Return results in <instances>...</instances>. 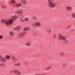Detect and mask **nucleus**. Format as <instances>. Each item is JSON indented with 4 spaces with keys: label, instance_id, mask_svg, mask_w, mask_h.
<instances>
[{
    "label": "nucleus",
    "instance_id": "f257e3e1",
    "mask_svg": "<svg viewBox=\"0 0 75 75\" xmlns=\"http://www.w3.org/2000/svg\"><path fill=\"white\" fill-rule=\"evenodd\" d=\"M41 25V23L40 22H35L33 24L32 26H35V27H38L40 26Z\"/></svg>",
    "mask_w": 75,
    "mask_h": 75
},
{
    "label": "nucleus",
    "instance_id": "f03ea898",
    "mask_svg": "<svg viewBox=\"0 0 75 75\" xmlns=\"http://www.w3.org/2000/svg\"><path fill=\"white\" fill-rule=\"evenodd\" d=\"M59 40H66V38H65V37H64L62 35H59Z\"/></svg>",
    "mask_w": 75,
    "mask_h": 75
},
{
    "label": "nucleus",
    "instance_id": "7ed1b4c3",
    "mask_svg": "<svg viewBox=\"0 0 75 75\" xmlns=\"http://www.w3.org/2000/svg\"><path fill=\"white\" fill-rule=\"evenodd\" d=\"M12 20V19L10 20L9 21V22H8L7 21H6V22H5V23L6 24H7V25H9L10 24H13V21Z\"/></svg>",
    "mask_w": 75,
    "mask_h": 75
},
{
    "label": "nucleus",
    "instance_id": "20e7f679",
    "mask_svg": "<svg viewBox=\"0 0 75 75\" xmlns=\"http://www.w3.org/2000/svg\"><path fill=\"white\" fill-rule=\"evenodd\" d=\"M49 4H50V6L52 8H53V7H55V4H53L52 1L50 2Z\"/></svg>",
    "mask_w": 75,
    "mask_h": 75
},
{
    "label": "nucleus",
    "instance_id": "39448f33",
    "mask_svg": "<svg viewBox=\"0 0 75 75\" xmlns=\"http://www.w3.org/2000/svg\"><path fill=\"white\" fill-rule=\"evenodd\" d=\"M21 20L22 21H25V22H27L28 21V18H25L24 20L22 19V18H21Z\"/></svg>",
    "mask_w": 75,
    "mask_h": 75
},
{
    "label": "nucleus",
    "instance_id": "423d86ee",
    "mask_svg": "<svg viewBox=\"0 0 75 75\" xmlns=\"http://www.w3.org/2000/svg\"><path fill=\"white\" fill-rule=\"evenodd\" d=\"M30 28L28 27L25 28L24 29V31H28L29 30H30Z\"/></svg>",
    "mask_w": 75,
    "mask_h": 75
},
{
    "label": "nucleus",
    "instance_id": "0eeeda50",
    "mask_svg": "<svg viewBox=\"0 0 75 75\" xmlns=\"http://www.w3.org/2000/svg\"><path fill=\"white\" fill-rule=\"evenodd\" d=\"M1 61H3L4 62H6V59H4V57H1Z\"/></svg>",
    "mask_w": 75,
    "mask_h": 75
},
{
    "label": "nucleus",
    "instance_id": "6e6552de",
    "mask_svg": "<svg viewBox=\"0 0 75 75\" xmlns=\"http://www.w3.org/2000/svg\"><path fill=\"white\" fill-rule=\"evenodd\" d=\"M17 18L16 16H13V18H12V20H13V21H14L15 20H16V19H17Z\"/></svg>",
    "mask_w": 75,
    "mask_h": 75
},
{
    "label": "nucleus",
    "instance_id": "1a4fd4ad",
    "mask_svg": "<svg viewBox=\"0 0 75 75\" xmlns=\"http://www.w3.org/2000/svg\"><path fill=\"white\" fill-rule=\"evenodd\" d=\"M60 55H61V56H63V55H64L65 54H66V53H64L62 52H61L60 53Z\"/></svg>",
    "mask_w": 75,
    "mask_h": 75
},
{
    "label": "nucleus",
    "instance_id": "9d476101",
    "mask_svg": "<svg viewBox=\"0 0 75 75\" xmlns=\"http://www.w3.org/2000/svg\"><path fill=\"white\" fill-rule=\"evenodd\" d=\"M9 34L10 35H11V36H13L14 35V33H13V32H9Z\"/></svg>",
    "mask_w": 75,
    "mask_h": 75
},
{
    "label": "nucleus",
    "instance_id": "9b49d317",
    "mask_svg": "<svg viewBox=\"0 0 75 75\" xmlns=\"http://www.w3.org/2000/svg\"><path fill=\"white\" fill-rule=\"evenodd\" d=\"M21 4H18V5L16 6V7H20V6H21Z\"/></svg>",
    "mask_w": 75,
    "mask_h": 75
},
{
    "label": "nucleus",
    "instance_id": "f8f14e48",
    "mask_svg": "<svg viewBox=\"0 0 75 75\" xmlns=\"http://www.w3.org/2000/svg\"><path fill=\"white\" fill-rule=\"evenodd\" d=\"M13 59V60L14 61V62H16V61H17V59L16 58H14V59H13V58H12Z\"/></svg>",
    "mask_w": 75,
    "mask_h": 75
},
{
    "label": "nucleus",
    "instance_id": "ddd939ff",
    "mask_svg": "<svg viewBox=\"0 0 75 75\" xmlns=\"http://www.w3.org/2000/svg\"><path fill=\"white\" fill-rule=\"evenodd\" d=\"M26 45H27V46H28V45H29V46H30V45H31L28 43H26Z\"/></svg>",
    "mask_w": 75,
    "mask_h": 75
},
{
    "label": "nucleus",
    "instance_id": "4468645a",
    "mask_svg": "<svg viewBox=\"0 0 75 75\" xmlns=\"http://www.w3.org/2000/svg\"><path fill=\"white\" fill-rule=\"evenodd\" d=\"M18 27H19V26L16 27L15 28H14V30H17V29H18Z\"/></svg>",
    "mask_w": 75,
    "mask_h": 75
},
{
    "label": "nucleus",
    "instance_id": "2eb2a0df",
    "mask_svg": "<svg viewBox=\"0 0 75 75\" xmlns=\"http://www.w3.org/2000/svg\"><path fill=\"white\" fill-rule=\"evenodd\" d=\"M10 56H8L7 55V56L6 57V59H9V58H10Z\"/></svg>",
    "mask_w": 75,
    "mask_h": 75
},
{
    "label": "nucleus",
    "instance_id": "dca6fc26",
    "mask_svg": "<svg viewBox=\"0 0 75 75\" xmlns=\"http://www.w3.org/2000/svg\"><path fill=\"white\" fill-rule=\"evenodd\" d=\"M2 8H6V6H5L4 5H2Z\"/></svg>",
    "mask_w": 75,
    "mask_h": 75
},
{
    "label": "nucleus",
    "instance_id": "f3484780",
    "mask_svg": "<svg viewBox=\"0 0 75 75\" xmlns=\"http://www.w3.org/2000/svg\"><path fill=\"white\" fill-rule=\"evenodd\" d=\"M15 72H16V73L17 74H18V72H19L18 70L17 71V70H15Z\"/></svg>",
    "mask_w": 75,
    "mask_h": 75
},
{
    "label": "nucleus",
    "instance_id": "a211bd4d",
    "mask_svg": "<svg viewBox=\"0 0 75 75\" xmlns=\"http://www.w3.org/2000/svg\"><path fill=\"white\" fill-rule=\"evenodd\" d=\"M17 66H20V65H21V64H20V63H17Z\"/></svg>",
    "mask_w": 75,
    "mask_h": 75
},
{
    "label": "nucleus",
    "instance_id": "6ab92c4d",
    "mask_svg": "<svg viewBox=\"0 0 75 75\" xmlns=\"http://www.w3.org/2000/svg\"><path fill=\"white\" fill-rule=\"evenodd\" d=\"M19 37H22V34H19Z\"/></svg>",
    "mask_w": 75,
    "mask_h": 75
},
{
    "label": "nucleus",
    "instance_id": "aec40b11",
    "mask_svg": "<svg viewBox=\"0 0 75 75\" xmlns=\"http://www.w3.org/2000/svg\"><path fill=\"white\" fill-rule=\"evenodd\" d=\"M5 21L4 20H2V21H1V23H4Z\"/></svg>",
    "mask_w": 75,
    "mask_h": 75
},
{
    "label": "nucleus",
    "instance_id": "412c9836",
    "mask_svg": "<svg viewBox=\"0 0 75 75\" xmlns=\"http://www.w3.org/2000/svg\"><path fill=\"white\" fill-rule=\"evenodd\" d=\"M35 18H36V16H35L34 17H33V19H35Z\"/></svg>",
    "mask_w": 75,
    "mask_h": 75
},
{
    "label": "nucleus",
    "instance_id": "4be33fe9",
    "mask_svg": "<svg viewBox=\"0 0 75 75\" xmlns=\"http://www.w3.org/2000/svg\"><path fill=\"white\" fill-rule=\"evenodd\" d=\"M18 74H19V75H20V74H21V72L19 71V72H18Z\"/></svg>",
    "mask_w": 75,
    "mask_h": 75
},
{
    "label": "nucleus",
    "instance_id": "5701e85b",
    "mask_svg": "<svg viewBox=\"0 0 75 75\" xmlns=\"http://www.w3.org/2000/svg\"><path fill=\"white\" fill-rule=\"evenodd\" d=\"M12 3H16V1H12Z\"/></svg>",
    "mask_w": 75,
    "mask_h": 75
},
{
    "label": "nucleus",
    "instance_id": "b1692460",
    "mask_svg": "<svg viewBox=\"0 0 75 75\" xmlns=\"http://www.w3.org/2000/svg\"><path fill=\"white\" fill-rule=\"evenodd\" d=\"M3 38V36L2 35H0V38Z\"/></svg>",
    "mask_w": 75,
    "mask_h": 75
},
{
    "label": "nucleus",
    "instance_id": "393cba45",
    "mask_svg": "<svg viewBox=\"0 0 75 75\" xmlns=\"http://www.w3.org/2000/svg\"><path fill=\"white\" fill-rule=\"evenodd\" d=\"M71 25H69V26H68V28H69L70 27V28H71Z\"/></svg>",
    "mask_w": 75,
    "mask_h": 75
},
{
    "label": "nucleus",
    "instance_id": "a878e982",
    "mask_svg": "<svg viewBox=\"0 0 75 75\" xmlns=\"http://www.w3.org/2000/svg\"><path fill=\"white\" fill-rule=\"evenodd\" d=\"M18 30H20V26H19V27H18Z\"/></svg>",
    "mask_w": 75,
    "mask_h": 75
},
{
    "label": "nucleus",
    "instance_id": "bb28decb",
    "mask_svg": "<svg viewBox=\"0 0 75 75\" xmlns=\"http://www.w3.org/2000/svg\"><path fill=\"white\" fill-rule=\"evenodd\" d=\"M72 16L73 17H75V14H73V15Z\"/></svg>",
    "mask_w": 75,
    "mask_h": 75
},
{
    "label": "nucleus",
    "instance_id": "cd10ccee",
    "mask_svg": "<svg viewBox=\"0 0 75 75\" xmlns=\"http://www.w3.org/2000/svg\"><path fill=\"white\" fill-rule=\"evenodd\" d=\"M1 66H3V65H4V64H1Z\"/></svg>",
    "mask_w": 75,
    "mask_h": 75
},
{
    "label": "nucleus",
    "instance_id": "c85d7f7f",
    "mask_svg": "<svg viewBox=\"0 0 75 75\" xmlns=\"http://www.w3.org/2000/svg\"><path fill=\"white\" fill-rule=\"evenodd\" d=\"M24 34H22V37H24Z\"/></svg>",
    "mask_w": 75,
    "mask_h": 75
},
{
    "label": "nucleus",
    "instance_id": "c756f323",
    "mask_svg": "<svg viewBox=\"0 0 75 75\" xmlns=\"http://www.w3.org/2000/svg\"><path fill=\"white\" fill-rule=\"evenodd\" d=\"M48 32H49V33H51V30H49V31H48Z\"/></svg>",
    "mask_w": 75,
    "mask_h": 75
},
{
    "label": "nucleus",
    "instance_id": "7c9ffc66",
    "mask_svg": "<svg viewBox=\"0 0 75 75\" xmlns=\"http://www.w3.org/2000/svg\"><path fill=\"white\" fill-rule=\"evenodd\" d=\"M49 69H50V68H47V70H48Z\"/></svg>",
    "mask_w": 75,
    "mask_h": 75
},
{
    "label": "nucleus",
    "instance_id": "2f4dec72",
    "mask_svg": "<svg viewBox=\"0 0 75 75\" xmlns=\"http://www.w3.org/2000/svg\"><path fill=\"white\" fill-rule=\"evenodd\" d=\"M69 10H71V8L70 7H69Z\"/></svg>",
    "mask_w": 75,
    "mask_h": 75
},
{
    "label": "nucleus",
    "instance_id": "473e14b6",
    "mask_svg": "<svg viewBox=\"0 0 75 75\" xmlns=\"http://www.w3.org/2000/svg\"><path fill=\"white\" fill-rule=\"evenodd\" d=\"M19 14H21V12H19Z\"/></svg>",
    "mask_w": 75,
    "mask_h": 75
},
{
    "label": "nucleus",
    "instance_id": "72a5a7b5",
    "mask_svg": "<svg viewBox=\"0 0 75 75\" xmlns=\"http://www.w3.org/2000/svg\"><path fill=\"white\" fill-rule=\"evenodd\" d=\"M24 2H25V3H26V2H27V1H26V0H25V2H24Z\"/></svg>",
    "mask_w": 75,
    "mask_h": 75
},
{
    "label": "nucleus",
    "instance_id": "f704fd0d",
    "mask_svg": "<svg viewBox=\"0 0 75 75\" xmlns=\"http://www.w3.org/2000/svg\"><path fill=\"white\" fill-rule=\"evenodd\" d=\"M53 37H54V38H55L56 37V36H53Z\"/></svg>",
    "mask_w": 75,
    "mask_h": 75
},
{
    "label": "nucleus",
    "instance_id": "c9c22d12",
    "mask_svg": "<svg viewBox=\"0 0 75 75\" xmlns=\"http://www.w3.org/2000/svg\"><path fill=\"white\" fill-rule=\"evenodd\" d=\"M19 13V11H18L17 12V13Z\"/></svg>",
    "mask_w": 75,
    "mask_h": 75
},
{
    "label": "nucleus",
    "instance_id": "e433bc0d",
    "mask_svg": "<svg viewBox=\"0 0 75 75\" xmlns=\"http://www.w3.org/2000/svg\"><path fill=\"white\" fill-rule=\"evenodd\" d=\"M15 65H17V63L15 64Z\"/></svg>",
    "mask_w": 75,
    "mask_h": 75
},
{
    "label": "nucleus",
    "instance_id": "4c0bfd02",
    "mask_svg": "<svg viewBox=\"0 0 75 75\" xmlns=\"http://www.w3.org/2000/svg\"><path fill=\"white\" fill-rule=\"evenodd\" d=\"M18 4H16V6H18Z\"/></svg>",
    "mask_w": 75,
    "mask_h": 75
},
{
    "label": "nucleus",
    "instance_id": "58836bf2",
    "mask_svg": "<svg viewBox=\"0 0 75 75\" xmlns=\"http://www.w3.org/2000/svg\"><path fill=\"white\" fill-rule=\"evenodd\" d=\"M68 9L69 10V8H68Z\"/></svg>",
    "mask_w": 75,
    "mask_h": 75
},
{
    "label": "nucleus",
    "instance_id": "ea45409f",
    "mask_svg": "<svg viewBox=\"0 0 75 75\" xmlns=\"http://www.w3.org/2000/svg\"><path fill=\"white\" fill-rule=\"evenodd\" d=\"M1 56H0V58H1Z\"/></svg>",
    "mask_w": 75,
    "mask_h": 75
},
{
    "label": "nucleus",
    "instance_id": "a19ab883",
    "mask_svg": "<svg viewBox=\"0 0 75 75\" xmlns=\"http://www.w3.org/2000/svg\"><path fill=\"white\" fill-rule=\"evenodd\" d=\"M11 1H14V0H11Z\"/></svg>",
    "mask_w": 75,
    "mask_h": 75
},
{
    "label": "nucleus",
    "instance_id": "79ce46f5",
    "mask_svg": "<svg viewBox=\"0 0 75 75\" xmlns=\"http://www.w3.org/2000/svg\"><path fill=\"white\" fill-rule=\"evenodd\" d=\"M50 1H51V0H49Z\"/></svg>",
    "mask_w": 75,
    "mask_h": 75
}]
</instances>
